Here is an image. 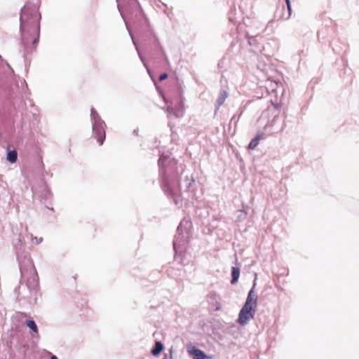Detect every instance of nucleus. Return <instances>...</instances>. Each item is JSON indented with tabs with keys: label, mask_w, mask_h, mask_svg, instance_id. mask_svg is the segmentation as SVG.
<instances>
[{
	"label": "nucleus",
	"mask_w": 359,
	"mask_h": 359,
	"mask_svg": "<svg viewBox=\"0 0 359 359\" xmlns=\"http://www.w3.org/2000/svg\"><path fill=\"white\" fill-rule=\"evenodd\" d=\"M35 239H36V242H35L36 244L40 243L42 241V238L38 239L37 238H35Z\"/></svg>",
	"instance_id": "2eb2a0df"
},
{
	"label": "nucleus",
	"mask_w": 359,
	"mask_h": 359,
	"mask_svg": "<svg viewBox=\"0 0 359 359\" xmlns=\"http://www.w3.org/2000/svg\"><path fill=\"white\" fill-rule=\"evenodd\" d=\"M271 88H273L272 91L274 93L280 92L283 94V88L281 83L278 84L276 81L273 82L271 81Z\"/></svg>",
	"instance_id": "6e6552de"
},
{
	"label": "nucleus",
	"mask_w": 359,
	"mask_h": 359,
	"mask_svg": "<svg viewBox=\"0 0 359 359\" xmlns=\"http://www.w3.org/2000/svg\"><path fill=\"white\" fill-rule=\"evenodd\" d=\"M257 295L253 288L248 293L246 302L240 311L238 323L241 325H246L254 318L257 308Z\"/></svg>",
	"instance_id": "f03ea898"
},
{
	"label": "nucleus",
	"mask_w": 359,
	"mask_h": 359,
	"mask_svg": "<svg viewBox=\"0 0 359 359\" xmlns=\"http://www.w3.org/2000/svg\"><path fill=\"white\" fill-rule=\"evenodd\" d=\"M163 349V345L160 341H156L154 348L151 350V353L154 356H157Z\"/></svg>",
	"instance_id": "0eeeda50"
},
{
	"label": "nucleus",
	"mask_w": 359,
	"mask_h": 359,
	"mask_svg": "<svg viewBox=\"0 0 359 359\" xmlns=\"http://www.w3.org/2000/svg\"><path fill=\"white\" fill-rule=\"evenodd\" d=\"M225 97H226V93H225V92H224V96L222 97V98H220V99H219V103H220V104H222V103H223V102H224V100Z\"/></svg>",
	"instance_id": "4468645a"
},
{
	"label": "nucleus",
	"mask_w": 359,
	"mask_h": 359,
	"mask_svg": "<svg viewBox=\"0 0 359 359\" xmlns=\"http://www.w3.org/2000/svg\"><path fill=\"white\" fill-rule=\"evenodd\" d=\"M271 102L272 103V102H271ZM272 104H273L274 105V107H276V108H277V107H278V106H279V104H278L277 102H276V103H272Z\"/></svg>",
	"instance_id": "dca6fc26"
},
{
	"label": "nucleus",
	"mask_w": 359,
	"mask_h": 359,
	"mask_svg": "<svg viewBox=\"0 0 359 359\" xmlns=\"http://www.w3.org/2000/svg\"><path fill=\"white\" fill-rule=\"evenodd\" d=\"M264 138L262 133L258 134L254 139L251 140L248 145L250 149H254L259 144V140Z\"/></svg>",
	"instance_id": "39448f33"
},
{
	"label": "nucleus",
	"mask_w": 359,
	"mask_h": 359,
	"mask_svg": "<svg viewBox=\"0 0 359 359\" xmlns=\"http://www.w3.org/2000/svg\"><path fill=\"white\" fill-rule=\"evenodd\" d=\"M105 127L106 125L104 122L101 119L95 121V123H93V135L100 145L103 144L105 139Z\"/></svg>",
	"instance_id": "7ed1b4c3"
},
{
	"label": "nucleus",
	"mask_w": 359,
	"mask_h": 359,
	"mask_svg": "<svg viewBox=\"0 0 359 359\" xmlns=\"http://www.w3.org/2000/svg\"><path fill=\"white\" fill-rule=\"evenodd\" d=\"M26 325L34 334H38V328L34 320H27Z\"/></svg>",
	"instance_id": "9d476101"
},
{
	"label": "nucleus",
	"mask_w": 359,
	"mask_h": 359,
	"mask_svg": "<svg viewBox=\"0 0 359 359\" xmlns=\"http://www.w3.org/2000/svg\"><path fill=\"white\" fill-rule=\"evenodd\" d=\"M50 359H58L55 355H53Z\"/></svg>",
	"instance_id": "f3484780"
},
{
	"label": "nucleus",
	"mask_w": 359,
	"mask_h": 359,
	"mask_svg": "<svg viewBox=\"0 0 359 359\" xmlns=\"http://www.w3.org/2000/svg\"><path fill=\"white\" fill-rule=\"evenodd\" d=\"M40 19L41 15L36 6L27 4L22 8L20 15V30L22 34V39L26 44L29 43L27 34L31 35L30 41L33 45L38 42Z\"/></svg>",
	"instance_id": "f257e3e1"
},
{
	"label": "nucleus",
	"mask_w": 359,
	"mask_h": 359,
	"mask_svg": "<svg viewBox=\"0 0 359 359\" xmlns=\"http://www.w3.org/2000/svg\"><path fill=\"white\" fill-rule=\"evenodd\" d=\"M231 276L232 279L231 280V284H235L240 276V269L238 267H232L231 269Z\"/></svg>",
	"instance_id": "423d86ee"
},
{
	"label": "nucleus",
	"mask_w": 359,
	"mask_h": 359,
	"mask_svg": "<svg viewBox=\"0 0 359 359\" xmlns=\"http://www.w3.org/2000/svg\"><path fill=\"white\" fill-rule=\"evenodd\" d=\"M187 351L192 356L193 359L209 358L201 350L192 345L187 346Z\"/></svg>",
	"instance_id": "20e7f679"
},
{
	"label": "nucleus",
	"mask_w": 359,
	"mask_h": 359,
	"mask_svg": "<svg viewBox=\"0 0 359 359\" xmlns=\"http://www.w3.org/2000/svg\"><path fill=\"white\" fill-rule=\"evenodd\" d=\"M91 116L94 119V123H95V121H98L100 119L98 116V114H97L96 111L94 109H91Z\"/></svg>",
	"instance_id": "9b49d317"
},
{
	"label": "nucleus",
	"mask_w": 359,
	"mask_h": 359,
	"mask_svg": "<svg viewBox=\"0 0 359 359\" xmlns=\"http://www.w3.org/2000/svg\"><path fill=\"white\" fill-rule=\"evenodd\" d=\"M168 111L169 112H170V113H171V112H172V109L171 108L168 107Z\"/></svg>",
	"instance_id": "a211bd4d"
},
{
	"label": "nucleus",
	"mask_w": 359,
	"mask_h": 359,
	"mask_svg": "<svg viewBox=\"0 0 359 359\" xmlns=\"http://www.w3.org/2000/svg\"><path fill=\"white\" fill-rule=\"evenodd\" d=\"M168 78V74L166 73H164L163 74H161L160 76H159V81H164L165 79H166Z\"/></svg>",
	"instance_id": "f8f14e48"
},
{
	"label": "nucleus",
	"mask_w": 359,
	"mask_h": 359,
	"mask_svg": "<svg viewBox=\"0 0 359 359\" xmlns=\"http://www.w3.org/2000/svg\"><path fill=\"white\" fill-rule=\"evenodd\" d=\"M285 1H286L287 6V8H288L289 15H290V13H291V6H290V0H285Z\"/></svg>",
	"instance_id": "ddd939ff"
},
{
	"label": "nucleus",
	"mask_w": 359,
	"mask_h": 359,
	"mask_svg": "<svg viewBox=\"0 0 359 359\" xmlns=\"http://www.w3.org/2000/svg\"><path fill=\"white\" fill-rule=\"evenodd\" d=\"M18 158V154L15 150L9 151L7 154V160L13 163H15Z\"/></svg>",
	"instance_id": "1a4fd4ad"
}]
</instances>
